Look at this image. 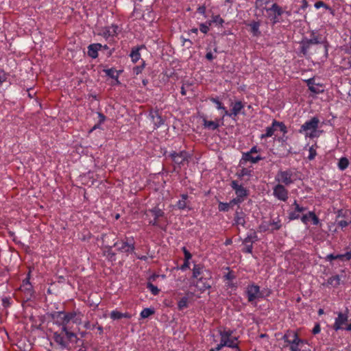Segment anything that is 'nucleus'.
<instances>
[{"mask_svg": "<svg viewBox=\"0 0 351 351\" xmlns=\"http://www.w3.org/2000/svg\"><path fill=\"white\" fill-rule=\"evenodd\" d=\"M319 123V119L317 117H313L302 125L299 133L303 134L306 138L319 137L322 133V130H318Z\"/></svg>", "mask_w": 351, "mask_h": 351, "instance_id": "obj_1", "label": "nucleus"}, {"mask_svg": "<svg viewBox=\"0 0 351 351\" xmlns=\"http://www.w3.org/2000/svg\"><path fill=\"white\" fill-rule=\"evenodd\" d=\"M52 317L56 325L62 326V332H64V335L67 336L69 339H71L73 338L77 339L76 335L74 332L69 331L68 329V325L70 324L69 313L57 311L52 315Z\"/></svg>", "mask_w": 351, "mask_h": 351, "instance_id": "obj_2", "label": "nucleus"}, {"mask_svg": "<svg viewBox=\"0 0 351 351\" xmlns=\"http://www.w3.org/2000/svg\"><path fill=\"white\" fill-rule=\"evenodd\" d=\"M218 332L221 338L219 344L222 348L228 347L239 349L238 339L232 335L233 331L232 330L219 328Z\"/></svg>", "mask_w": 351, "mask_h": 351, "instance_id": "obj_3", "label": "nucleus"}, {"mask_svg": "<svg viewBox=\"0 0 351 351\" xmlns=\"http://www.w3.org/2000/svg\"><path fill=\"white\" fill-rule=\"evenodd\" d=\"M114 247H116L119 252L126 254H131L134 252L135 250L134 238L132 237H126L125 240L118 241L114 243Z\"/></svg>", "mask_w": 351, "mask_h": 351, "instance_id": "obj_4", "label": "nucleus"}, {"mask_svg": "<svg viewBox=\"0 0 351 351\" xmlns=\"http://www.w3.org/2000/svg\"><path fill=\"white\" fill-rule=\"evenodd\" d=\"M245 294L247 295V301L250 303H253L256 300L263 298L260 290V287L254 283L247 286Z\"/></svg>", "mask_w": 351, "mask_h": 351, "instance_id": "obj_5", "label": "nucleus"}, {"mask_svg": "<svg viewBox=\"0 0 351 351\" xmlns=\"http://www.w3.org/2000/svg\"><path fill=\"white\" fill-rule=\"evenodd\" d=\"M30 279V271L27 274V277L23 280V282L20 287V290L24 294V299L26 301L30 300L34 296V291L33 286L29 282Z\"/></svg>", "mask_w": 351, "mask_h": 351, "instance_id": "obj_6", "label": "nucleus"}, {"mask_svg": "<svg viewBox=\"0 0 351 351\" xmlns=\"http://www.w3.org/2000/svg\"><path fill=\"white\" fill-rule=\"evenodd\" d=\"M275 181L278 184L289 186L293 183V172L291 170L278 171L275 176Z\"/></svg>", "mask_w": 351, "mask_h": 351, "instance_id": "obj_7", "label": "nucleus"}, {"mask_svg": "<svg viewBox=\"0 0 351 351\" xmlns=\"http://www.w3.org/2000/svg\"><path fill=\"white\" fill-rule=\"evenodd\" d=\"M169 156L174 162L175 165L180 168L188 158L190 157L189 154L186 151H181L180 152H172L170 153Z\"/></svg>", "mask_w": 351, "mask_h": 351, "instance_id": "obj_8", "label": "nucleus"}, {"mask_svg": "<svg viewBox=\"0 0 351 351\" xmlns=\"http://www.w3.org/2000/svg\"><path fill=\"white\" fill-rule=\"evenodd\" d=\"M53 339L61 350H69V342H74L77 340L75 338L69 339L66 335L64 336L57 332L53 333Z\"/></svg>", "mask_w": 351, "mask_h": 351, "instance_id": "obj_9", "label": "nucleus"}, {"mask_svg": "<svg viewBox=\"0 0 351 351\" xmlns=\"http://www.w3.org/2000/svg\"><path fill=\"white\" fill-rule=\"evenodd\" d=\"M148 213H151L154 217V219L150 220L149 223L152 226L161 228L160 224V219L165 217V214L164 211L158 207H154L153 208L149 209L145 213L146 215H148Z\"/></svg>", "mask_w": 351, "mask_h": 351, "instance_id": "obj_10", "label": "nucleus"}, {"mask_svg": "<svg viewBox=\"0 0 351 351\" xmlns=\"http://www.w3.org/2000/svg\"><path fill=\"white\" fill-rule=\"evenodd\" d=\"M212 274L210 271L206 272L204 276L199 277L197 281L196 287L201 291H204L211 287L210 280Z\"/></svg>", "mask_w": 351, "mask_h": 351, "instance_id": "obj_11", "label": "nucleus"}, {"mask_svg": "<svg viewBox=\"0 0 351 351\" xmlns=\"http://www.w3.org/2000/svg\"><path fill=\"white\" fill-rule=\"evenodd\" d=\"M273 195L278 200L286 202L289 197V191L285 185L277 184L273 188Z\"/></svg>", "mask_w": 351, "mask_h": 351, "instance_id": "obj_12", "label": "nucleus"}, {"mask_svg": "<svg viewBox=\"0 0 351 351\" xmlns=\"http://www.w3.org/2000/svg\"><path fill=\"white\" fill-rule=\"evenodd\" d=\"M230 186L234 191L236 197H239V199L244 202V200L248 196L247 190L242 184H240L237 180H232L231 182Z\"/></svg>", "mask_w": 351, "mask_h": 351, "instance_id": "obj_13", "label": "nucleus"}, {"mask_svg": "<svg viewBox=\"0 0 351 351\" xmlns=\"http://www.w3.org/2000/svg\"><path fill=\"white\" fill-rule=\"evenodd\" d=\"M307 40L311 44V45L319 44L321 45L323 48V51L325 58L328 57V43L324 38H322L321 36L313 34L311 38L310 39H307Z\"/></svg>", "mask_w": 351, "mask_h": 351, "instance_id": "obj_14", "label": "nucleus"}, {"mask_svg": "<svg viewBox=\"0 0 351 351\" xmlns=\"http://www.w3.org/2000/svg\"><path fill=\"white\" fill-rule=\"evenodd\" d=\"M298 337L299 336L296 332L293 330H287L282 337V339L285 343L284 347H289L290 349L292 345L295 343V341L298 339Z\"/></svg>", "mask_w": 351, "mask_h": 351, "instance_id": "obj_15", "label": "nucleus"}, {"mask_svg": "<svg viewBox=\"0 0 351 351\" xmlns=\"http://www.w3.org/2000/svg\"><path fill=\"white\" fill-rule=\"evenodd\" d=\"M245 217V213L243 211L240 206H238L234 213L233 224L236 226H241L243 227H245V225L246 223Z\"/></svg>", "mask_w": 351, "mask_h": 351, "instance_id": "obj_16", "label": "nucleus"}, {"mask_svg": "<svg viewBox=\"0 0 351 351\" xmlns=\"http://www.w3.org/2000/svg\"><path fill=\"white\" fill-rule=\"evenodd\" d=\"M149 116L154 125V129H157L164 124V120L158 110H151Z\"/></svg>", "mask_w": 351, "mask_h": 351, "instance_id": "obj_17", "label": "nucleus"}, {"mask_svg": "<svg viewBox=\"0 0 351 351\" xmlns=\"http://www.w3.org/2000/svg\"><path fill=\"white\" fill-rule=\"evenodd\" d=\"M348 320V316L346 313H339L337 317L335 319L334 324V329L339 330L343 329V325H344Z\"/></svg>", "mask_w": 351, "mask_h": 351, "instance_id": "obj_18", "label": "nucleus"}, {"mask_svg": "<svg viewBox=\"0 0 351 351\" xmlns=\"http://www.w3.org/2000/svg\"><path fill=\"white\" fill-rule=\"evenodd\" d=\"M119 32V28L118 25L112 24L110 26L106 27L104 29L102 34L104 37H105L106 38H108L109 37H113L117 35Z\"/></svg>", "mask_w": 351, "mask_h": 351, "instance_id": "obj_19", "label": "nucleus"}, {"mask_svg": "<svg viewBox=\"0 0 351 351\" xmlns=\"http://www.w3.org/2000/svg\"><path fill=\"white\" fill-rule=\"evenodd\" d=\"M102 45L99 43H93L88 46L87 54L89 57L95 59L98 57V51L101 49Z\"/></svg>", "mask_w": 351, "mask_h": 351, "instance_id": "obj_20", "label": "nucleus"}, {"mask_svg": "<svg viewBox=\"0 0 351 351\" xmlns=\"http://www.w3.org/2000/svg\"><path fill=\"white\" fill-rule=\"evenodd\" d=\"M210 271L208 269H206L203 265L200 264H195L193 268V278H198L199 277L204 276L206 272Z\"/></svg>", "mask_w": 351, "mask_h": 351, "instance_id": "obj_21", "label": "nucleus"}, {"mask_svg": "<svg viewBox=\"0 0 351 351\" xmlns=\"http://www.w3.org/2000/svg\"><path fill=\"white\" fill-rule=\"evenodd\" d=\"M231 106L232 110L230 112L233 119L239 114L241 113L242 110L244 108V105L241 101H237L234 103H232Z\"/></svg>", "mask_w": 351, "mask_h": 351, "instance_id": "obj_22", "label": "nucleus"}, {"mask_svg": "<svg viewBox=\"0 0 351 351\" xmlns=\"http://www.w3.org/2000/svg\"><path fill=\"white\" fill-rule=\"evenodd\" d=\"M307 344V341L304 339H300L299 337L295 341L291 348L289 349L291 351H306L304 348V346Z\"/></svg>", "mask_w": 351, "mask_h": 351, "instance_id": "obj_23", "label": "nucleus"}, {"mask_svg": "<svg viewBox=\"0 0 351 351\" xmlns=\"http://www.w3.org/2000/svg\"><path fill=\"white\" fill-rule=\"evenodd\" d=\"M110 317L113 320L120 319L122 318L130 319L132 317V315L128 312L121 313L117 310H114L111 311Z\"/></svg>", "mask_w": 351, "mask_h": 351, "instance_id": "obj_24", "label": "nucleus"}, {"mask_svg": "<svg viewBox=\"0 0 351 351\" xmlns=\"http://www.w3.org/2000/svg\"><path fill=\"white\" fill-rule=\"evenodd\" d=\"M69 323L72 322L77 325H80L82 323V315L80 312H71L69 313Z\"/></svg>", "mask_w": 351, "mask_h": 351, "instance_id": "obj_25", "label": "nucleus"}, {"mask_svg": "<svg viewBox=\"0 0 351 351\" xmlns=\"http://www.w3.org/2000/svg\"><path fill=\"white\" fill-rule=\"evenodd\" d=\"M263 158L260 155H257L256 156H252V154H249V153H243L242 159L245 162H250L253 164L257 163L258 161L263 160Z\"/></svg>", "mask_w": 351, "mask_h": 351, "instance_id": "obj_26", "label": "nucleus"}, {"mask_svg": "<svg viewBox=\"0 0 351 351\" xmlns=\"http://www.w3.org/2000/svg\"><path fill=\"white\" fill-rule=\"evenodd\" d=\"M249 26L250 27V32L254 36H259L261 35L259 22L253 21L249 24Z\"/></svg>", "mask_w": 351, "mask_h": 351, "instance_id": "obj_27", "label": "nucleus"}, {"mask_svg": "<svg viewBox=\"0 0 351 351\" xmlns=\"http://www.w3.org/2000/svg\"><path fill=\"white\" fill-rule=\"evenodd\" d=\"M258 241V236L256 232L252 231L247 234V237L243 240V243H251L252 244L255 241Z\"/></svg>", "mask_w": 351, "mask_h": 351, "instance_id": "obj_28", "label": "nucleus"}, {"mask_svg": "<svg viewBox=\"0 0 351 351\" xmlns=\"http://www.w3.org/2000/svg\"><path fill=\"white\" fill-rule=\"evenodd\" d=\"M276 130V125H274V121H272L271 125L266 128V132L265 134H262L261 136V138H265L268 137H271L274 134V132Z\"/></svg>", "mask_w": 351, "mask_h": 351, "instance_id": "obj_29", "label": "nucleus"}, {"mask_svg": "<svg viewBox=\"0 0 351 351\" xmlns=\"http://www.w3.org/2000/svg\"><path fill=\"white\" fill-rule=\"evenodd\" d=\"M204 126L205 128H207L210 130H215L217 129L219 127V123L217 121H208L206 119H204Z\"/></svg>", "mask_w": 351, "mask_h": 351, "instance_id": "obj_30", "label": "nucleus"}, {"mask_svg": "<svg viewBox=\"0 0 351 351\" xmlns=\"http://www.w3.org/2000/svg\"><path fill=\"white\" fill-rule=\"evenodd\" d=\"M188 198L187 194L181 195V199L177 202L176 206L180 210H184L187 207L186 199Z\"/></svg>", "mask_w": 351, "mask_h": 351, "instance_id": "obj_31", "label": "nucleus"}, {"mask_svg": "<svg viewBox=\"0 0 351 351\" xmlns=\"http://www.w3.org/2000/svg\"><path fill=\"white\" fill-rule=\"evenodd\" d=\"M349 165V160L346 157H342L339 160L337 167L339 170L343 171L348 168Z\"/></svg>", "mask_w": 351, "mask_h": 351, "instance_id": "obj_32", "label": "nucleus"}, {"mask_svg": "<svg viewBox=\"0 0 351 351\" xmlns=\"http://www.w3.org/2000/svg\"><path fill=\"white\" fill-rule=\"evenodd\" d=\"M154 313L155 311L153 308H145L141 311L140 316L141 318L145 319L154 314Z\"/></svg>", "mask_w": 351, "mask_h": 351, "instance_id": "obj_33", "label": "nucleus"}, {"mask_svg": "<svg viewBox=\"0 0 351 351\" xmlns=\"http://www.w3.org/2000/svg\"><path fill=\"white\" fill-rule=\"evenodd\" d=\"M300 45H301V51L302 52L303 54L305 55L308 52V51L310 49L311 45L307 40V38L303 39L301 41Z\"/></svg>", "mask_w": 351, "mask_h": 351, "instance_id": "obj_34", "label": "nucleus"}, {"mask_svg": "<svg viewBox=\"0 0 351 351\" xmlns=\"http://www.w3.org/2000/svg\"><path fill=\"white\" fill-rule=\"evenodd\" d=\"M130 57L133 62H136L141 58L139 49H134L130 53Z\"/></svg>", "mask_w": 351, "mask_h": 351, "instance_id": "obj_35", "label": "nucleus"}, {"mask_svg": "<svg viewBox=\"0 0 351 351\" xmlns=\"http://www.w3.org/2000/svg\"><path fill=\"white\" fill-rule=\"evenodd\" d=\"M328 283L335 287L340 285V278L338 275L330 277L328 280Z\"/></svg>", "mask_w": 351, "mask_h": 351, "instance_id": "obj_36", "label": "nucleus"}, {"mask_svg": "<svg viewBox=\"0 0 351 351\" xmlns=\"http://www.w3.org/2000/svg\"><path fill=\"white\" fill-rule=\"evenodd\" d=\"M268 11H273L275 15L277 16H281L283 13L282 8L276 3H274L271 7L268 9Z\"/></svg>", "mask_w": 351, "mask_h": 351, "instance_id": "obj_37", "label": "nucleus"}, {"mask_svg": "<svg viewBox=\"0 0 351 351\" xmlns=\"http://www.w3.org/2000/svg\"><path fill=\"white\" fill-rule=\"evenodd\" d=\"M307 85L308 86V89L314 93H319L320 92L319 90H318L314 85V80L313 78H311L307 80Z\"/></svg>", "mask_w": 351, "mask_h": 351, "instance_id": "obj_38", "label": "nucleus"}, {"mask_svg": "<svg viewBox=\"0 0 351 351\" xmlns=\"http://www.w3.org/2000/svg\"><path fill=\"white\" fill-rule=\"evenodd\" d=\"M274 125L278 127L279 130L283 133H287V128L283 122H280L276 120H274Z\"/></svg>", "mask_w": 351, "mask_h": 351, "instance_id": "obj_39", "label": "nucleus"}, {"mask_svg": "<svg viewBox=\"0 0 351 351\" xmlns=\"http://www.w3.org/2000/svg\"><path fill=\"white\" fill-rule=\"evenodd\" d=\"M251 172V170L247 168H242L239 172L237 173V176L239 178H243L245 176H250Z\"/></svg>", "mask_w": 351, "mask_h": 351, "instance_id": "obj_40", "label": "nucleus"}, {"mask_svg": "<svg viewBox=\"0 0 351 351\" xmlns=\"http://www.w3.org/2000/svg\"><path fill=\"white\" fill-rule=\"evenodd\" d=\"M147 289L152 292V293L154 295H156L159 293L160 289L152 283L148 282L147 285Z\"/></svg>", "mask_w": 351, "mask_h": 351, "instance_id": "obj_41", "label": "nucleus"}, {"mask_svg": "<svg viewBox=\"0 0 351 351\" xmlns=\"http://www.w3.org/2000/svg\"><path fill=\"white\" fill-rule=\"evenodd\" d=\"M269 226H271V230H278L281 228L280 220L277 218V221L273 220L269 223Z\"/></svg>", "mask_w": 351, "mask_h": 351, "instance_id": "obj_42", "label": "nucleus"}, {"mask_svg": "<svg viewBox=\"0 0 351 351\" xmlns=\"http://www.w3.org/2000/svg\"><path fill=\"white\" fill-rule=\"evenodd\" d=\"M230 208L228 202H220L219 203L218 209L221 212H227L229 210V208Z\"/></svg>", "mask_w": 351, "mask_h": 351, "instance_id": "obj_43", "label": "nucleus"}, {"mask_svg": "<svg viewBox=\"0 0 351 351\" xmlns=\"http://www.w3.org/2000/svg\"><path fill=\"white\" fill-rule=\"evenodd\" d=\"M188 304V298L186 297H183L180 300L178 303V306L180 310H182L187 306Z\"/></svg>", "mask_w": 351, "mask_h": 351, "instance_id": "obj_44", "label": "nucleus"}, {"mask_svg": "<svg viewBox=\"0 0 351 351\" xmlns=\"http://www.w3.org/2000/svg\"><path fill=\"white\" fill-rule=\"evenodd\" d=\"M336 258L340 259L341 261H347L351 259L350 253L346 252L343 254H336Z\"/></svg>", "mask_w": 351, "mask_h": 351, "instance_id": "obj_45", "label": "nucleus"}, {"mask_svg": "<svg viewBox=\"0 0 351 351\" xmlns=\"http://www.w3.org/2000/svg\"><path fill=\"white\" fill-rule=\"evenodd\" d=\"M224 278L229 281L228 286L229 287H234V285L231 282V281L235 278V276L234 275V273L232 271L228 272L225 276Z\"/></svg>", "mask_w": 351, "mask_h": 351, "instance_id": "obj_46", "label": "nucleus"}, {"mask_svg": "<svg viewBox=\"0 0 351 351\" xmlns=\"http://www.w3.org/2000/svg\"><path fill=\"white\" fill-rule=\"evenodd\" d=\"M243 201L241 199H239V197H234L233 198L232 200H230L228 204L230 205V207H232L234 205H238L239 206V205L243 202Z\"/></svg>", "mask_w": 351, "mask_h": 351, "instance_id": "obj_47", "label": "nucleus"}, {"mask_svg": "<svg viewBox=\"0 0 351 351\" xmlns=\"http://www.w3.org/2000/svg\"><path fill=\"white\" fill-rule=\"evenodd\" d=\"M210 100L216 105V108L218 110L223 109V106L222 103L217 98L212 97L210 99Z\"/></svg>", "mask_w": 351, "mask_h": 351, "instance_id": "obj_48", "label": "nucleus"}, {"mask_svg": "<svg viewBox=\"0 0 351 351\" xmlns=\"http://www.w3.org/2000/svg\"><path fill=\"white\" fill-rule=\"evenodd\" d=\"M292 206H294L295 210L298 213H302V212H304V211H305V210H306V208L303 207V206H300L298 204V202H297V201H296V200H295V201L293 202V205H292Z\"/></svg>", "mask_w": 351, "mask_h": 351, "instance_id": "obj_49", "label": "nucleus"}, {"mask_svg": "<svg viewBox=\"0 0 351 351\" xmlns=\"http://www.w3.org/2000/svg\"><path fill=\"white\" fill-rule=\"evenodd\" d=\"M300 218V213H298L295 210L293 211H291L289 213V219L290 220H295Z\"/></svg>", "mask_w": 351, "mask_h": 351, "instance_id": "obj_50", "label": "nucleus"}, {"mask_svg": "<svg viewBox=\"0 0 351 351\" xmlns=\"http://www.w3.org/2000/svg\"><path fill=\"white\" fill-rule=\"evenodd\" d=\"M314 6L316 9H319L320 8H324L326 10H330V8L322 1H317L315 3Z\"/></svg>", "mask_w": 351, "mask_h": 351, "instance_id": "obj_51", "label": "nucleus"}, {"mask_svg": "<svg viewBox=\"0 0 351 351\" xmlns=\"http://www.w3.org/2000/svg\"><path fill=\"white\" fill-rule=\"evenodd\" d=\"M351 224V219L350 221L340 220L337 222V225L341 228H344L348 225Z\"/></svg>", "mask_w": 351, "mask_h": 351, "instance_id": "obj_52", "label": "nucleus"}, {"mask_svg": "<svg viewBox=\"0 0 351 351\" xmlns=\"http://www.w3.org/2000/svg\"><path fill=\"white\" fill-rule=\"evenodd\" d=\"M308 152H309V154H308V158L310 160H313L315 158V157L317 155L316 150L313 147H311L309 148Z\"/></svg>", "mask_w": 351, "mask_h": 351, "instance_id": "obj_53", "label": "nucleus"}, {"mask_svg": "<svg viewBox=\"0 0 351 351\" xmlns=\"http://www.w3.org/2000/svg\"><path fill=\"white\" fill-rule=\"evenodd\" d=\"M104 72L106 73V74L110 77L111 78H117V75H115V71L112 69H106L104 70Z\"/></svg>", "mask_w": 351, "mask_h": 351, "instance_id": "obj_54", "label": "nucleus"}, {"mask_svg": "<svg viewBox=\"0 0 351 351\" xmlns=\"http://www.w3.org/2000/svg\"><path fill=\"white\" fill-rule=\"evenodd\" d=\"M7 80V74L5 72L0 69V85H1L4 82H5Z\"/></svg>", "mask_w": 351, "mask_h": 351, "instance_id": "obj_55", "label": "nucleus"}, {"mask_svg": "<svg viewBox=\"0 0 351 351\" xmlns=\"http://www.w3.org/2000/svg\"><path fill=\"white\" fill-rule=\"evenodd\" d=\"M213 22L222 25L223 23H224V21L219 15H217L213 18Z\"/></svg>", "mask_w": 351, "mask_h": 351, "instance_id": "obj_56", "label": "nucleus"}, {"mask_svg": "<svg viewBox=\"0 0 351 351\" xmlns=\"http://www.w3.org/2000/svg\"><path fill=\"white\" fill-rule=\"evenodd\" d=\"M112 247H110L107 252V257L110 261L115 260V254L111 250Z\"/></svg>", "mask_w": 351, "mask_h": 351, "instance_id": "obj_57", "label": "nucleus"}, {"mask_svg": "<svg viewBox=\"0 0 351 351\" xmlns=\"http://www.w3.org/2000/svg\"><path fill=\"white\" fill-rule=\"evenodd\" d=\"M199 30L204 34H207L209 31V25L206 23H202L199 25Z\"/></svg>", "mask_w": 351, "mask_h": 351, "instance_id": "obj_58", "label": "nucleus"}, {"mask_svg": "<svg viewBox=\"0 0 351 351\" xmlns=\"http://www.w3.org/2000/svg\"><path fill=\"white\" fill-rule=\"evenodd\" d=\"M269 223L268 224L267 223H263L258 227L259 231L260 232H265V231L269 230Z\"/></svg>", "mask_w": 351, "mask_h": 351, "instance_id": "obj_59", "label": "nucleus"}, {"mask_svg": "<svg viewBox=\"0 0 351 351\" xmlns=\"http://www.w3.org/2000/svg\"><path fill=\"white\" fill-rule=\"evenodd\" d=\"M143 68H144V62L141 66H136L134 67L133 72L136 75H138L142 72Z\"/></svg>", "mask_w": 351, "mask_h": 351, "instance_id": "obj_60", "label": "nucleus"}, {"mask_svg": "<svg viewBox=\"0 0 351 351\" xmlns=\"http://www.w3.org/2000/svg\"><path fill=\"white\" fill-rule=\"evenodd\" d=\"M253 246L252 244H245V248L243 250L244 253L251 254L252 252Z\"/></svg>", "mask_w": 351, "mask_h": 351, "instance_id": "obj_61", "label": "nucleus"}, {"mask_svg": "<svg viewBox=\"0 0 351 351\" xmlns=\"http://www.w3.org/2000/svg\"><path fill=\"white\" fill-rule=\"evenodd\" d=\"M182 251L184 254V260H190L192 257L191 254L187 250L185 247H182Z\"/></svg>", "mask_w": 351, "mask_h": 351, "instance_id": "obj_62", "label": "nucleus"}, {"mask_svg": "<svg viewBox=\"0 0 351 351\" xmlns=\"http://www.w3.org/2000/svg\"><path fill=\"white\" fill-rule=\"evenodd\" d=\"M190 263L189 260H184V263L181 265L180 269L184 271L189 268Z\"/></svg>", "mask_w": 351, "mask_h": 351, "instance_id": "obj_63", "label": "nucleus"}, {"mask_svg": "<svg viewBox=\"0 0 351 351\" xmlns=\"http://www.w3.org/2000/svg\"><path fill=\"white\" fill-rule=\"evenodd\" d=\"M221 110H223V118L225 117H231L233 119V117L232 115L231 114V112H229L224 106H223V109H221Z\"/></svg>", "mask_w": 351, "mask_h": 351, "instance_id": "obj_64", "label": "nucleus"}]
</instances>
